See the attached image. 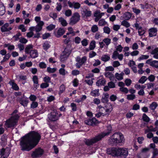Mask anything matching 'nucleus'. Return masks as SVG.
Returning <instances> with one entry per match:
<instances>
[{
	"mask_svg": "<svg viewBox=\"0 0 158 158\" xmlns=\"http://www.w3.org/2000/svg\"><path fill=\"white\" fill-rule=\"evenodd\" d=\"M41 139V135L37 132L31 131L20 139L21 149L23 151H29L37 144Z\"/></svg>",
	"mask_w": 158,
	"mask_h": 158,
	"instance_id": "nucleus-1",
	"label": "nucleus"
},
{
	"mask_svg": "<svg viewBox=\"0 0 158 158\" xmlns=\"http://www.w3.org/2000/svg\"><path fill=\"white\" fill-rule=\"evenodd\" d=\"M111 130L112 127L111 126H108L107 127V130L108 131L107 132L102 133L96 136L92 139H85V143L88 146L92 145L101 140L104 136L108 135L111 132Z\"/></svg>",
	"mask_w": 158,
	"mask_h": 158,
	"instance_id": "nucleus-2",
	"label": "nucleus"
},
{
	"mask_svg": "<svg viewBox=\"0 0 158 158\" xmlns=\"http://www.w3.org/2000/svg\"><path fill=\"white\" fill-rule=\"evenodd\" d=\"M124 140L123 135L119 132L115 133L110 136L109 139V143L113 146L116 145L119 143H123Z\"/></svg>",
	"mask_w": 158,
	"mask_h": 158,
	"instance_id": "nucleus-3",
	"label": "nucleus"
},
{
	"mask_svg": "<svg viewBox=\"0 0 158 158\" xmlns=\"http://www.w3.org/2000/svg\"><path fill=\"white\" fill-rule=\"evenodd\" d=\"M19 116L18 115L12 116L6 120L4 124L6 128H10L13 129L17 125Z\"/></svg>",
	"mask_w": 158,
	"mask_h": 158,
	"instance_id": "nucleus-4",
	"label": "nucleus"
},
{
	"mask_svg": "<svg viewBox=\"0 0 158 158\" xmlns=\"http://www.w3.org/2000/svg\"><path fill=\"white\" fill-rule=\"evenodd\" d=\"M62 114L59 113L56 110H53L48 114V115L49 119L52 121H55L58 120Z\"/></svg>",
	"mask_w": 158,
	"mask_h": 158,
	"instance_id": "nucleus-5",
	"label": "nucleus"
},
{
	"mask_svg": "<svg viewBox=\"0 0 158 158\" xmlns=\"http://www.w3.org/2000/svg\"><path fill=\"white\" fill-rule=\"evenodd\" d=\"M44 153V150L40 148H36L32 152L31 156L32 158L40 157Z\"/></svg>",
	"mask_w": 158,
	"mask_h": 158,
	"instance_id": "nucleus-6",
	"label": "nucleus"
},
{
	"mask_svg": "<svg viewBox=\"0 0 158 158\" xmlns=\"http://www.w3.org/2000/svg\"><path fill=\"white\" fill-rule=\"evenodd\" d=\"M119 148H112L108 149L107 152L108 154L113 156H118L119 155Z\"/></svg>",
	"mask_w": 158,
	"mask_h": 158,
	"instance_id": "nucleus-7",
	"label": "nucleus"
},
{
	"mask_svg": "<svg viewBox=\"0 0 158 158\" xmlns=\"http://www.w3.org/2000/svg\"><path fill=\"white\" fill-rule=\"evenodd\" d=\"M80 15L78 13H74L70 19L69 24L73 25L75 24L80 20Z\"/></svg>",
	"mask_w": 158,
	"mask_h": 158,
	"instance_id": "nucleus-8",
	"label": "nucleus"
},
{
	"mask_svg": "<svg viewBox=\"0 0 158 158\" xmlns=\"http://www.w3.org/2000/svg\"><path fill=\"white\" fill-rule=\"evenodd\" d=\"M71 52L70 50L65 48L60 56V60L63 62L66 60Z\"/></svg>",
	"mask_w": 158,
	"mask_h": 158,
	"instance_id": "nucleus-9",
	"label": "nucleus"
},
{
	"mask_svg": "<svg viewBox=\"0 0 158 158\" xmlns=\"http://www.w3.org/2000/svg\"><path fill=\"white\" fill-rule=\"evenodd\" d=\"M10 154V149L9 148L5 149L2 148L0 151V155L1 156L7 158Z\"/></svg>",
	"mask_w": 158,
	"mask_h": 158,
	"instance_id": "nucleus-10",
	"label": "nucleus"
},
{
	"mask_svg": "<svg viewBox=\"0 0 158 158\" xmlns=\"http://www.w3.org/2000/svg\"><path fill=\"white\" fill-rule=\"evenodd\" d=\"M8 23H6L4 24L1 28V30L2 32L9 31L11 30L12 28L11 27H9Z\"/></svg>",
	"mask_w": 158,
	"mask_h": 158,
	"instance_id": "nucleus-11",
	"label": "nucleus"
},
{
	"mask_svg": "<svg viewBox=\"0 0 158 158\" xmlns=\"http://www.w3.org/2000/svg\"><path fill=\"white\" fill-rule=\"evenodd\" d=\"M82 15L83 17L87 18L91 16L92 12L91 11L88 10L87 9H85L82 10Z\"/></svg>",
	"mask_w": 158,
	"mask_h": 158,
	"instance_id": "nucleus-12",
	"label": "nucleus"
},
{
	"mask_svg": "<svg viewBox=\"0 0 158 158\" xmlns=\"http://www.w3.org/2000/svg\"><path fill=\"white\" fill-rule=\"evenodd\" d=\"M149 36L150 37H152L156 35L157 32V28L152 27L149 29L148 30Z\"/></svg>",
	"mask_w": 158,
	"mask_h": 158,
	"instance_id": "nucleus-13",
	"label": "nucleus"
},
{
	"mask_svg": "<svg viewBox=\"0 0 158 158\" xmlns=\"http://www.w3.org/2000/svg\"><path fill=\"white\" fill-rule=\"evenodd\" d=\"M19 103L24 107L27 106L28 103V100L27 98H19L18 99Z\"/></svg>",
	"mask_w": 158,
	"mask_h": 158,
	"instance_id": "nucleus-14",
	"label": "nucleus"
},
{
	"mask_svg": "<svg viewBox=\"0 0 158 158\" xmlns=\"http://www.w3.org/2000/svg\"><path fill=\"white\" fill-rule=\"evenodd\" d=\"M68 4L70 7L72 8L73 7L75 9H79L81 6L80 4L78 2H73V3H72L69 1L68 2Z\"/></svg>",
	"mask_w": 158,
	"mask_h": 158,
	"instance_id": "nucleus-15",
	"label": "nucleus"
},
{
	"mask_svg": "<svg viewBox=\"0 0 158 158\" xmlns=\"http://www.w3.org/2000/svg\"><path fill=\"white\" fill-rule=\"evenodd\" d=\"M119 156H123L125 157L128 154V151L127 149L124 148H119Z\"/></svg>",
	"mask_w": 158,
	"mask_h": 158,
	"instance_id": "nucleus-16",
	"label": "nucleus"
},
{
	"mask_svg": "<svg viewBox=\"0 0 158 158\" xmlns=\"http://www.w3.org/2000/svg\"><path fill=\"white\" fill-rule=\"evenodd\" d=\"M150 53L152 55L153 58L158 59V48H156L154 49H152Z\"/></svg>",
	"mask_w": 158,
	"mask_h": 158,
	"instance_id": "nucleus-17",
	"label": "nucleus"
},
{
	"mask_svg": "<svg viewBox=\"0 0 158 158\" xmlns=\"http://www.w3.org/2000/svg\"><path fill=\"white\" fill-rule=\"evenodd\" d=\"M87 60V57L84 56L81 59L80 62H77L76 64V66L77 68H80L86 62Z\"/></svg>",
	"mask_w": 158,
	"mask_h": 158,
	"instance_id": "nucleus-18",
	"label": "nucleus"
},
{
	"mask_svg": "<svg viewBox=\"0 0 158 158\" xmlns=\"http://www.w3.org/2000/svg\"><path fill=\"white\" fill-rule=\"evenodd\" d=\"M44 23L43 21H40L37 24V25L35 27L36 32H39L41 30L42 27L44 25Z\"/></svg>",
	"mask_w": 158,
	"mask_h": 158,
	"instance_id": "nucleus-19",
	"label": "nucleus"
},
{
	"mask_svg": "<svg viewBox=\"0 0 158 158\" xmlns=\"http://www.w3.org/2000/svg\"><path fill=\"white\" fill-rule=\"evenodd\" d=\"M65 32L64 28H59L57 31V33L55 34V35L57 38H59Z\"/></svg>",
	"mask_w": 158,
	"mask_h": 158,
	"instance_id": "nucleus-20",
	"label": "nucleus"
},
{
	"mask_svg": "<svg viewBox=\"0 0 158 158\" xmlns=\"http://www.w3.org/2000/svg\"><path fill=\"white\" fill-rule=\"evenodd\" d=\"M105 76L106 77L109 78L110 80H113L114 79V75L111 72H105Z\"/></svg>",
	"mask_w": 158,
	"mask_h": 158,
	"instance_id": "nucleus-21",
	"label": "nucleus"
},
{
	"mask_svg": "<svg viewBox=\"0 0 158 158\" xmlns=\"http://www.w3.org/2000/svg\"><path fill=\"white\" fill-rule=\"evenodd\" d=\"M31 57L33 58H35L38 56V53L36 50H32L31 51L30 53Z\"/></svg>",
	"mask_w": 158,
	"mask_h": 158,
	"instance_id": "nucleus-22",
	"label": "nucleus"
},
{
	"mask_svg": "<svg viewBox=\"0 0 158 158\" xmlns=\"http://www.w3.org/2000/svg\"><path fill=\"white\" fill-rule=\"evenodd\" d=\"M32 81L34 85V87L35 88H37V87L39 86L38 84V78L36 76H33L32 78Z\"/></svg>",
	"mask_w": 158,
	"mask_h": 158,
	"instance_id": "nucleus-23",
	"label": "nucleus"
},
{
	"mask_svg": "<svg viewBox=\"0 0 158 158\" xmlns=\"http://www.w3.org/2000/svg\"><path fill=\"white\" fill-rule=\"evenodd\" d=\"M109 97V94L107 93H104L103 96L101 99V101L103 103L107 102L108 101V98Z\"/></svg>",
	"mask_w": 158,
	"mask_h": 158,
	"instance_id": "nucleus-24",
	"label": "nucleus"
},
{
	"mask_svg": "<svg viewBox=\"0 0 158 158\" xmlns=\"http://www.w3.org/2000/svg\"><path fill=\"white\" fill-rule=\"evenodd\" d=\"M106 81L104 78H101L99 79L96 82V84L97 86L104 85L105 84Z\"/></svg>",
	"mask_w": 158,
	"mask_h": 158,
	"instance_id": "nucleus-25",
	"label": "nucleus"
},
{
	"mask_svg": "<svg viewBox=\"0 0 158 158\" xmlns=\"http://www.w3.org/2000/svg\"><path fill=\"white\" fill-rule=\"evenodd\" d=\"M33 48V46L31 44H29L26 46L25 49V51L26 53H30L31 51H32Z\"/></svg>",
	"mask_w": 158,
	"mask_h": 158,
	"instance_id": "nucleus-26",
	"label": "nucleus"
},
{
	"mask_svg": "<svg viewBox=\"0 0 158 158\" xmlns=\"http://www.w3.org/2000/svg\"><path fill=\"white\" fill-rule=\"evenodd\" d=\"M59 21L63 26L65 27L67 25V23L66 20L62 17L59 18Z\"/></svg>",
	"mask_w": 158,
	"mask_h": 158,
	"instance_id": "nucleus-27",
	"label": "nucleus"
},
{
	"mask_svg": "<svg viewBox=\"0 0 158 158\" xmlns=\"http://www.w3.org/2000/svg\"><path fill=\"white\" fill-rule=\"evenodd\" d=\"M108 108H105V110L104 114H105V115L109 114L112 110V107L110 104H108Z\"/></svg>",
	"mask_w": 158,
	"mask_h": 158,
	"instance_id": "nucleus-28",
	"label": "nucleus"
},
{
	"mask_svg": "<svg viewBox=\"0 0 158 158\" xmlns=\"http://www.w3.org/2000/svg\"><path fill=\"white\" fill-rule=\"evenodd\" d=\"M5 7L2 3H0V15H3L5 14Z\"/></svg>",
	"mask_w": 158,
	"mask_h": 158,
	"instance_id": "nucleus-29",
	"label": "nucleus"
},
{
	"mask_svg": "<svg viewBox=\"0 0 158 158\" xmlns=\"http://www.w3.org/2000/svg\"><path fill=\"white\" fill-rule=\"evenodd\" d=\"M7 136L6 135H2L1 138V143L2 145L5 144L7 142Z\"/></svg>",
	"mask_w": 158,
	"mask_h": 158,
	"instance_id": "nucleus-30",
	"label": "nucleus"
},
{
	"mask_svg": "<svg viewBox=\"0 0 158 158\" xmlns=\"http://www.w3.org/2000/svg\"><path fill=\"white\" fill-rule=\"evenodd\" d=\"M124 75V73L123 72L120 73H116L115 74V76L117 79L118 80H121L123 78V76Z\"/></svg>",
	"mask_w": 158,
	"mask_h": 158,
	"instance_id": "nucleus-31",
	"label": "nucleus"
},
{
	"mask_svg": "<svg viewBox=\"0 0 158 158\" xmlns=\"http://www.w3.org/2000/svg\"><path fill=\"white\" fill-rule=\"evenodd\" d=\"M104 15L103 13H100L98 11L95 12L94 16L96 18L100 19Z\"/></svg>",
	"mask_w": 158,
	"mask_h": 158,
	"instance_id": "nucleus-32",
	"label": "nucleus"
},
{
	"mask_svg": "<svg viewBox=\"0 0 158 158\" xmlns=\"http://www.w3.org/2000/svg\"><path fill=\"white\" fill-rule=\"evenodd\" d=\"M96 46V42L94 40L92 41L89 44V49L90 50H93Z\"/></svg>",
	"mask_w": 158,
	"mask_h": 158,
	"instance_id": "nucleus-33",
	"label": "nucleus"
},
{
	"mask_svg": "<svg viewBox=\"0 0 158 158\" xmlns=\"http://www.w3.org/2000/svg\"><path fill=\"white\" fill-rule=\"evenodd\" d=\"M110 59V56L107 55H103L101 58V60L104 62H106L109 60Z\"/></svg>",
	"mask_w": 158,
	"mask_h": 158,
	"instance_id": "nucleus-34",
	"label": "nucleus"
},
{
	"mask_svg": "<svg viewBox=\"0 0 158 158\" xmlns=\"http://www.w3.org/2000/svg\"><path fill=\"white\" fill-rule=\"evenodd\" d=\"M148 78L145 76L142 77L139 80V82L141 84H143L147 81Z\"/></svg>",
	"mask_w": 158,
	"mask_h": 158,
	"instance_id": "nucleus-35",
	"label": "nucleus"
},
{
	"mask_svg": "<svg viewBox=\"0 0 158 158\" xmlns=\"http://www.w3.org/2000/svg\"><path fill=\"white\" fill-rule=\"evenodd\" d=\"M142 119L143 121L146 122H148L150 120V118L144 113L143 114Z\"/></svg>",
	"mask_w": 158,
	"mask_h": 158,
	"instance_id": "nucleus-36",
	"label": "nucleus"
},
{
	"mask_svg": "<svg viewBox=\"0 0 158 158\" xmlns=\"http://www.w3.org/2000/svg\"><path fill=\"white\" fill-rule=\"evenodd\" d=\"M157 106V104L155 102H153L150 105V108L152 110H154Z\"/></svg>",
	"mask_w": 158,
	"mask_h": 158,
	"instance_id": "nucleus-37",
	"label": "nucleus"
},
{
	"mask_svg": "<svg viewBox=\"0 0 158 158\" xmlns=\"http://www.w3.org/2000/svg\"><path fill=\"white\" fill-rule=\"evenodd\" d=\"M151 66L158 69V61L156 60L152 61Z\"/></svg>",
	"mask_w": 158,
	"mask_h": 158,
	"instance_id": "nucleus-38",
	"label": "nucleus"
},
{
	"mask_svg": "<svg viewBox=\"0 0 158 158\" xmlns=\"http://www.w3.org/2000/svg\"><path fill=\"white\" fill-rule=\"evenodd\" d=\"M98 30V26L96 25H93L91 28V31L93 33H95Z\"/></svg>",
	"mask_w": 158,
	"mask_h": 158,
	"instance_id": "nucleus-39",
	"label": "nucleus"
},
{
	"mask_svg": "<svg viewBox=\"0 0 158 158\" xmlns=\"http://www.w3.org/2000/svg\"><path fill=\"white\" fill-rule=\"evenodd\" d=\"M107 22H106L104 19H101L98 22V25L100 26H103L107 24Z\"/></svg>",
	"mask_w": 158,
	"mask_h": 158,
	"instance_id": "nucleus-40",
	"label": "nucleus"
},
{
	"mask_svg": "<svg viewBox=\"0 0 158 158\" xmlns=\"http://www.w3.org/2000/svg\"><path fill=\"white\" fill-rule=\"evenodd\" d=\"M43 46L44 49L47 50L50 48V45L47 42H46L43 44Z\"/></svg>",
	"mask_w": 158,
	"mask_h": 158,
	"instance_id": "nucleus-41",
	"label": "nucleus"
},
{
	"mask_svg": "<svg viewBox=\"0 0 158 158\" xmlns=\"http://www.w3.org/2000/svg\"><path fill=\"white\" fill-rule=\"evenodd\" d=\"M10 56V54L8 53L5 55L3 60L1 61V63L6 61L8 60Z\"/></svg>",
	"mask_w": 158,
	"mask_h": 158,
	"instance_id": "nucleus-42",
	"label": "nucleus"
},
{
	"mask_svg": "<svg viewBox=\"0 0 158 158\" xmlns=\"http://www.w3.org/2000/svg\"><path fill=\"white\" fill-rule=\"evenodd\" d=\"M121 25L124 26L126 27H128L130 26V23L126 20L123 21L121 22Z\"/></svg>",
	"mask_w": 158,
	"mask_h": 158,
	"instance_id": "nucleus-43",
	"label": "nucleus"
},
{
	"mask_svg": "<svg viewBox=\"0 0 158 158\" xmlns=\"http://www.w3.org/2000/svg\"><path fill=\"white\" fill-rule=\"evenodd\" d=\"M135 98V96L134 94H128L127 95V98L128 100H133Z\"/></svg>",
	"mask_w": 158,
	"mask_h": 158,
	"instance_id": "nucleus-44",
	"label": "nucleus"
},
{
	"mask_svg": "<svg viewBox=\"0 0 158 158\" xmlns=\"http://www.w3.org/2000/svg\"><path fill=\"white\" fill-rule=\"evenodd\" d=\"M56 70V68H51L50 67H48L47 68V71L50 73H53L55 72Z\"/></svg>",
	"mask_w": 158,
	"mask_h": 158,
	"instance_id": "nucleus-45",
	"label": "nucleus"
},
{
	"mask_svg": "<svg viewBox=\"0 0 158 158\" xmlns=\"http://www.w3.org/2000/svg\"><path fill=\"white\" fill-rule=\"evenodd\" d=\"M12 89L15 90H18L19 89V87L17 84L14 82L12 83Z\"/></svg>",
	"mask_w": 158,
	"mask_h": 158,
	"instance_id": "nucleus-46",
	"label": "nucleus"
},
{
	"mask_svg": "<svg viewBox=\"0 0 158 158\" xmlns=\"http://www.w3.org/2000/svg\"><path fill=\"white\" fill-rule=\"evenodd\" d=\"M99 90L98 89H96L92 91L91 92V94L93 96H96L98 95Z\"/></svg>",
	"mask_w": 158,
	"mask_h": 158,
	"instance_id": "nucleus-47",
	"label": "nucleus"
},
{
	"mask_svg": "<svg viewBox=\"0 0 158 158\" xmlns=\"http://www.w3.org/2000/svg\"><path fill=\"white\" fill-rule=\"evenodd\" d=\"M82 45L83 46H86L88 44V40L86 39H84L81 41Z\"/></svg>",
	"mask_w": 158,
	"mask_h": 158,
	"instance_id": "nucleus-48",
	"label": "nucleus"
},
{
	"mask_svg": "<svg viewBox=\"0 0 158 158\" xmlns=\"http://www.w3.org/2000/svg\"><path fill=\"white\" fill-rule=\"evenodd\" d=\"M131 16V15L130 12H126L124 14V17L126 20H128Z\"/></svg>",
	"mask_w": 158,
	"mask_h": 158,
	"instance_id": "nucleus-49",
	"label": "nucleus"
},
{
	"mask_svg": "<svg viewBox=\"0 0 158 158\" xmlns=\"http://www.w3.org/2000/svg\"><path fill=\"white\" fill-rule=\"evenodd\" d=\"M149 57V56L147 55H142L139 58V60H146L148 59Z\"/></svg>",
	"mask_w": 158,
	"mask_h": 158,
	"instance_id": "nucleus-50",
	"label": "nucleus"
},
{
	"mask_svg": "<svg viewBox=\"0 0 158 158\" xmlns=\"http://www.w3.org/2000/svg\"><path fill=\"white\" fill-rule=\"evenodd\" d=\"M85 123L89 125L92 126V123L91 119H86L84 121Z\"/></svg>",
	"mask_w": 158,
	"mask_h": 158,
	"instance_id": "nucleus-51",
	"label": "nucleus"
},
{
	"mask_svg": "<svg viewBox=\"0 0 158 158\" xmlns=\"http://www.w3.org/2000/svg\"><path fill=\"white\" fill-rule=\"evenodd\" d=\"M122 92H124L126 94L128 93V89L126 87H120L119 89Z\"/></svg>",
	"mask_w": 158,
	"mask_h": 158,
	"instance_id": "nucleus-52",
	"label": "nucleus"
},
{
	"mask_svg": "<svg viewBox=\"0 0 158 158\" xmlns=\"http://www.w3.org/2000/svg\"><path fill=\"white\" fill-rule=\"evenodd\" d=\"M111 40L109 38H105L103 40V41L105 43L107 46H108L110 43Z\"/></svg>",
	"mask_w": 158,
	"mask_h": 158,
	"instance_id": "nucleus-53",
	"label": "nucleus"
},
{
	"mask_svg": "<svg viewBox=\"0 0 158 158\" xmlns=\"http://www.w3.org/2000/svg\"><path fill=\"white\" fill-rule=\"evenodd\" d=\"M131 81L130 79H126L125 81L126 85L127 86H129L131 83Z\"/></svg>",
	"mask_w": 158,
	"mask_h": 158,
	"instance_id": "nucleus-54",
	"label": "nucleus"
},
{
	"mask_svg": "<svg viewBox=\"0 0 158 158\" xmlns=\"http://www.w3.org/2000/svg\"><path fill=\"white\" fill-rule=\"evenodd\" d=\"M91 120L92 123V126L96 125L99 123V121L95 118H93L91 119Z\"/></svg>",
	"mask_w": 158,
	"mask_h": 158,
	"instance_id": "nucleus-55",
	"label": "nucleus"
},
{
	"mask_svg": "<svg viewBox=\"0 0 158 158\" xmlns=\"http://www.w3.org/2000/svg\"><path fill=\"white\" fill-rule=\"evenodd\" d=\"M103 30L104 32L108 34L110 33V28L108 27H104L103 28Z\"/></svg>",
	"mask_w": 158,
	"mask_h": 158,
	"instance_id": "nucleus-56",
	"label": "nucleus"
},
{
	"mask_svg": "<svg viewBox=\"0 0 158 158\" xmlns=\"http://www.w3.org/2000/svg\"><path fill=\"white\" fill-rule=\"evenodd\" d=\"M119 54L118 53V51H115L113 53L112 58L114 59H116L117 57L119 55Z\"/></svg>",
	"mask_w": 158,
	"mask_h": 158,
	"instance_id": "nucleus-57",
	"label": "nucleus"
},
{
	"mask_svg": "<svg viewBox=\"0 0 158 158\" xmlns=\"http://www.w3.org/2000/svg\"><path fill=\"white\" fill-rule=\"evenodd\" d=\"M155 78V77L154 75H151L147 78L150 82H153L154 81Z\"/></svg>",
	"mask_w": 158,
	"mask_h": 158,
	"instance_id": "nucleus-58",
	"label": "nucleus"
},
{
	"mask_svg": "<svg viewBox=\"0 0 158 158\" xmlns=\"http://www.w3.org/2000/svg\"><path fill=\"white\" fill-rule=\"evenodd\" d=\"M18 28L21 30L23 32H24L26 31L24 26L23 24L20 25L18 27Z\"/></svg>",
	"mask_w": 158,
	"mask_h": 158,
	"instance_id": "nucleus-59",
	"label": "nucleus"
},
{
	"mask_svg": "<svg viewBox=\"0 0 158 158\" xmlns=\"http://www.w3.org/2000/svg\"><path fill=\"white\" fill-rule=\"evenodd\" d=\"M108 85L110 88H113L115 87V84L112 81H110L108 83Z\"/></svg>",
	"mask_w": 158,
	"mask_h": 158,
	"instance_id": "nucleus-60",
	"label": "nucleus"
},
{
	"mask_svg": "<svg viewBox=\"0 0 158 158\" xmlns=\"http://www.w3.org/2000/svg\"><path fill=\"white\" fill-rule=\"evenodd\" d=\"M38 105V103L37 102H33L31 104V107L34 109L36 108Z\"/></svg>",
	"mask_w": 158,
	"mask_h": 158,
	"instance_id": "nucleus-61",
	"label": "nucleus"
},
{
	"mask_svg": "<svg viewBox=\"0 0 158 158\" xmlns=\"http://www.w3.org/2000/svg\"><path fill=\"white\" fill-rule=\"evenodd\" d=\"M55 27V25L52 24L49 25L47 27V29L48 31H51Z\"/></svg>",
	"mask_w": 158,
	"mask_h": 158,
	"instance_id": "nucleus-62",
	"label": "nucleus"
},
{
	"mask_svg": "<svg viewBox=\"0 0 158 158\" xmlns=\"http://www.w3.org/2000/svg\"><path fill=\"white\" fill-rule=\"evenodd\" d=\"M72 11L70 10H66L65 12V15L66 16L69 17L72 15Z\"/></svg>",
	"mask_w": 158,
	"mask_h": 158,
	"instance_id": "nucleus-63",
	"label": "nucleus"
},
{
	"mask_svg": "<svg viewBox=\"0 0 158 158\" xmlns=\"http://www.w3.org/2000/svg\"><path fill=\"white\" fill-rule=\"evenodd\" d=\"M19 42L23 44H25L27 42V40L26 39L22 37L19 39Z\"/></svg>",
	"mask_w": 158,
	"mask_h": 158,
	"instance_id": "nucleus-64",
	"label": "nucleus"
}]
</instances>
